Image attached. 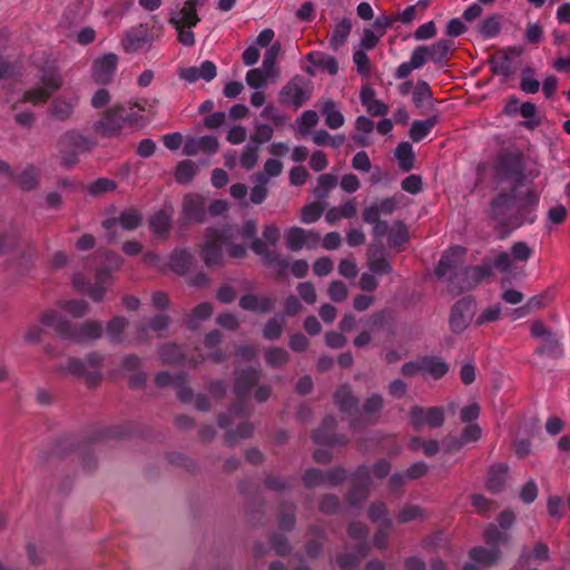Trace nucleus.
<instances>
[{
  "mask_svg": "<svg viewBox=\"0 0 570 570\" xmlns=\"http://www.w3.org/2000/svg\"><path fill=\"white\" fill-rule=\"evenodd\" d=\"M409 449L414 452L422 450L426 456H433L439 452L440 446L439 442L435 440H424L422 438L415 436L411 439Z\"/></svg>",
  "mask_w": 570,
  "mask_h": 570,
  "instance_id": "nucleus-49",
  "label": "nucleus"
},
{
  "mask_svg": "<svg viewBox=\"0 0 570 570\" xmlns=\"http://www.w3.org/2000/svg\"><path fill=\"white\" fill-rule=\"evenodd\" d=\"M163 36V26L139 24L128 31L122 40V48L126 52H136L149 49L151 43Z\"/></svg>",
  "mask_w": 570,
  "mask_h": 570,
  "instance_id": "nucleus-7",
  "label": "nucleus"
},
{
  "mask_svg": "<svg viewBox=\"0 0 570 570\" xmlns=\"http://www.w3.org/2000/svg\"><path fill=\"white\" fill-rule=\"evenodd\" d=\"M501 551L498 547H474L470 550V558L482 564L483 567H491L501 559Z\"/></svg>",
  "mask_w": 570,
  "mask_h": 570,
  "instance_id": "nucleus-23",
  "label": "nucleus"
},
{
  "mask_svg": "<svg viewBox=\"0 0 570 570\" xmlns=\"http://www.w3.org/2000/svg\"><path fill=\"white\" fill-rule=\"evenodd\" d=\"M324 209L325 205L320 200L307 204L302 208L301 219L305 224L314 223L320 219Z\"/></svg>",
  "mask_w": 570,
  "mask_h": 570,
  "instance_id": "nucleus-54",
  "label": "nucleus"
},
{
  "mask_svg": "<svg viewBox=\"0 0 570 570\" xmlns=\"http://www.w3.org/2000/svg\"><path fill=\"white\" fill-rule=\"evenodd\" d=\"M41 323L52 327L57 335L73 343L96 341L102 335V326L98 321H86L81 324H72L56 311H48L41 316Z\"/></svg>",
  "mask_w": 570,
  "mask_h": 570,
  "instance_id": "nucleus-2",
  "label": "nucleus"
},
{
  "mask_svg": "<svg viewBox=\"0 0 570 570\" xmlns=\"http://www.w3.org/2000/svg\"><path fill=\"white\" fill-rule=\"evenodd\" d=\"M52 95L49 94L43 87L38 86L26 90L22 98L11 105L12 110H18L20 102H30L35 106L45 104Z\"/></svg>",
  "mask_w": 570,
  "mask_h": 570,
  "instance_id": "nucleus-30",
  "label": "nucleus"
},
{
  "mask_svg": "<svg viewBox=\"0 0 570 570\" xmlns=\"http://www.w3.org/2000/svg\"><path fill=\"white\" fill-rule=\"evenodd\" d=\"M142 216L136 208H128L120 213L118 217L108 218L102 222V227L108 233V240L114 242L116 239L115 229L117 225H120L124 229L134 230L140 226Z\"/></svg>",
  "mask_w": 570,
  "mask_h": 570,
  "instance_id": "nucleus-14",
  "label": "nucleus"
},
{
  "mask_svg": "<svg viewBox=\"0 0 570 570\" xmlns=\"http://www.w3.org/2000/svg\"><path fill=\"white\" fill-rule=\"evenodd\" d=\"M352 31V22L350 18L342 19L333 29L330 38V45L333 50L337 51L347 40Z\"/></svg>",
  "mask_w": 570,
  "mask_h": 570,
  "instance_id": "nucleus-29",
  "label": "nucleus"
},
{
  "mask_svg": "<svg viewBox=\"0 0 570 570\" xmlns=\"http://www.w3.org/2000/svg\"><path fill=\"white\" fill-rule=\"evenodd\" d=\"M250 248L256 255L261 256L265 265H273V261L276 258V252L271 250L264 240L257 237L254 238Z\"/></svg>",
  "mask_w": 570,
  "mask_h": 570,
  "instance_id": "nucleus-56",
  "label": "nucleus"
},
{
  "mask_svg": "<svg viewBox=\"0 0 570 570\" xmlns=\"http://www.w3.org/2000/svg\"><path fill=\"white\" fill-rule=\"evenodd\" d=\"M308 239L307 230L301 228V227H291L286 232V245L287 247L297 252L305 246V243Z\"/></svg>",
  "mask_w": 570,
  "mask_h": 570,
  "instance_id": "nucleus-41",
  "label": "nucleus"
},
{
  "mask_svg": "<svg viewBox=\"0 0 570 570\" xmlns=\"http://www.w3.org/2000/svg\"><path fill=\"white\" fill-rule=\"evenodd\" d=\"M289 360V354L282 347H269L265 351V361L271 367H281Z\"/></svg>",
  "mask_w": 570,
  "mask_h": 570,
  "instance_id": "nucleus-51",
  "label": "nucleus"
},
{
  "mask_svg": "<svg viewBox=\"0 0 570 570\" xmlns=\"http://www.w3.org/2000/svg\"><path fill=\"white\" fill-rule=\"evenodd\" d=\"M118 65V56L115 53L104 55L94 61L92 78L97 83L106 85L111 81Z\"/></svg>",
  "mask_w": 570,
  "mask_h": 570,
  "instance_id": "nucleus-16",
  "label": "nucleus"
},
{
  "mask_svg": "<svg viewBox=\"0 0 570 570\" xmlns=\"http://www.w3.org/2000/svg\"><path fill=\"white\" fill-rule=\"evenodd\" d=\"M261 380V372L255 368H246L237 372L235 377L234 392L237 401L230 406L228 413L222 414L218 417V425L222 429H227L232 424V416H247L250 409L245 402L254 385Z\"/></svg>",
  "mask_w": 570,
  "mask_h": 570,
  "instance_id": "nucleus-3",
  "label": "nucleus"
},
{
  "mask_svg": "<svg viewBox=\"0 0 570 570\" xmlns=\"http://www.w3.org/2000/svg\"><path fill=\"white\" fill-rule=\"evenodd\" d=\"M194 263L195 257L188 249L177 248L171 252L168 266L174 273L185 276L191 271Z\"/></svg>",
  "mask_w": 570,
  "mask_h": 570,
  "instance_id": "nucleus-18",
  "label": "nucleus"
},
{
  "mask_svg": "<svg viewBox=\"0 0 570 570\" xmlns=\"http://www.w3.org/2000/svg\"><path fill=\"white\" fill-rule=\"evenodd\" d=\"M75 106L76 101L63 97H57L50 102L47 112L58 121H67L72 117Z\"/></svg>",
  "mask_w": 570,
  "mask_h": 570,
  "instance_id": "nucleus-20",
  "label": "nucleus"
},
{
  "mask_svg": "<svg viewBox=\"0 0 570 570\" xmlns=\"http://www.w3.org/2000/svg\"><path fill=\"white\" fill-rule=\"evenodd\" d=\"M336 429V420L334 416H326L321 426L315 430L312 434V439L317 444L325 445H345L348 442V439L343 434H335Z\"/></svg>",
  "mask_w": 570,
  "mask_h": 570,
  "instance_id": "nucleus-15",
  "label": "nucleus"
},
{
  "mask_svg": "<svg viewBox=\"0 0 570 570\" xmlns=\"http://www.w3.org/2000/svg\"><path fill=\"white\" fill-rule=\"evenodd\" d=\"M439 118L438 116H432L425 120H415L412 124V127L410 129V138L414 142L421 141L423 138H425L431 129L438 124Z\"/></svg>",
  "mask_w": 570,
  "mask_h": 570,
  "instance_id": "nucleus-32",
  "label": "nucleus"
},
{
  "mask_svg": "<svg viewBox=\"0 0 570 570\" xmlns=\"http://www.w3.org/2000/svg\"><path fill=\"white\" fill-rule=\"evenodd\" d=\"M423 518H425L424 510L413 504H405L397 514V521L400 523H407Z\"/></svg>",
  "mask_w": 570,
  "mask_h": 570,
  "instance_id": "nucleus-60",
  "label": "nucleus"
},
{
  "mask_svg": "<svg viewBox=\"0 0 570 570\" xmlns=\"http://www.w3.org/2000/svg\"><path fill=\"white\" fill-rule=\"evenodd\" d=\"M322 115L325 117V124L331 129H337L344 125V116L336 108L335 101L328 99L324 102L322 109Z\"/></svg>",
  "mask_w": 570,
  "mask_h": 570,
  "instance_id": "nucleus-31",
  "label": "nucleus"
},
{
  "mask_svg": "<svg viewBox=\"0 0 570 570\" xmlns=\"http://www.w3.org/2000/svg\"><path fill=\"white\" fill-rule=\"evenodd\" d=\"M453 45V41L450 39H441L431 46H426L430 60L441 66L444 65L449 59Z\"/></svg>",
  "mask_w": 570,
  "mask_h": 570,
  "instance_id": "nucleus-25",
  "label": "nucleus"
},
{
  "mask_svg": "<svg viewBox=\"0 0 570 570\" xmlns=\"http://www.w3.org/2000/svg\"><path fill=\"white\" fill-rule=\"evenodd\" d=\"M307 59L312 65L326 69L331 75H336L338 71V63L333 56L311 52L307 55Z\"/></svg>",
  "mask_w": 570,
  "mask_h": 570,
  "instance_id": "nucleus-40",
  "label": "nucleus"
},
{
  "mask_svg": "<svg viewBox=\"0 0 570 570\" xmlns=\"http://www.w3.org/2000/svg\"><path fill=\"white\" fill-rule=\"evenodd\" d=\"M495 174L501 180H512L517 185L522 184L524 173L521 157L514 154L500 156L495 166Z\"/></svg>",
  "mask_w": 570,
  "mask_h": 570,
  "instance_id": "nucleus-13",
  "label": "nucleus"
},
{
  "mask_svg": "<svg viewBox=\"0 0 570 570\" xmlns=\"http://www.w3.org/2000/svg\"><path fill=\"white\" fill-rule=\"evenodd\" d=\"M465 249L461 246H455L446 250L440 258L435 276L439 279L448 278L449 291L454 294H461L473 289L481 281L492 275V266L490 264H482L478 266H462L461 259Z\"/></svg>",
  "mask_w": 570,
  "mask_h": 570,
  "instance_id": "nucleus-1",
  "label": "nucleus"
},
{
  "mask_svg": "<svg viewBox=\"0 0 570 570\" xmlns=\"http://www.w3.org/2000/svg\"><path fill=\"white\" fill-rule=\"evenodd\" d=\"M183 212L188 220L203 223L206 215L204 198L198 195L185 196L183 203Z\"/></svg>",
  "mask_w": 570,
  "mask_h": 570,
  "instance_id": "nucleus-19",
  "label": "nucleus"
},
{
  "mask_svg": "<svg viewBox=\"0 0 570 570\" xmlns=\"http://www.w3.org/2000/svg\"><path fill=\"white\" fill-rule=\"evenodd\" d=\"M234 237L235 229L232 226L207 228L200 249V257L205 265L208 267L223 266L225 262L223 246L228 245Z\"/></svg>",
  "mask_w": 570,
  "mask_h": 570,
  "instance_id": "nucleus-5",
  "label": "nucleus"
},
{
  "mask_svg": "<svg viewBox=\"0 0 570 570\" xmlns=\"http://www.w3.org/2000/svg\"><path fill=\"white\" fill-rule=\"evenodd\" d=\"M284 325H285L284 318H278V317L269 318L263 328V336L269 341L278 340L283 333Z\"/></svg>",
  "mask_w": 570,
  "mask_h": 570,
  "instance_id": "nucleus-57",
  "label": "nucleus"
},
{
  "mask_svg": "<svg viewBox=\"0 0 570 570\" xmlns=\"http://www.w3.org/2000/svg\"><path fill=\"white\" fill-rule=\"evenodd\" d=\"M105 356L99 352L89 353L85 360L69 357L65 365H59L56 371L68 372L76 377H83L90 387L97 386L101 381L100 367Z\"/></svg>",
  "mask_w": 570,
  "mask_h": 570,
  "instance_id": "nucleus-6",
  "label": "nucleus"
},
{
  "mask_svg": "<svg viewBox=\"0 0 570 570\" xmlns=\"http://www.w3.org/2000/svg\"><path fill=\"white\" fill-rule=\"evenodd\" d=\"M539 195L535 190H528L523 196L519 198V207L518 214L519 216H523L524 214H529L538 205Z\"/></svg>",
  "mask_w": 570,
  "mask_h": 570,
  "instance_id": "nucleus-61",
  "label": "nucleus"
},
{
  "mask_svg": "<svg viewBox=\"0 0 570 570\" xmlns=\"http://www.w3.org/2000/svg\"><path fill=\"white\" fill-rule=\"evenodd\" d=\"M59 307L68 312L73 317H81L87 314L89 305L83 299H66L58 303Z\"/></svg>",
  "mask_w": 570,
  "mask_h": 570,
  "instance_id": "nucleus-53",
  "label": "nucleus"
},
{
  "mask_svg": "<svg viewBox=\"0 0 570 570\" xmlns=\"http://www.w3.org/2000/svg\"><path fill=\"white\" fill-rule=\"evenodd\" d=\"M421 364L422 373L430 374L434 380H440L449 371V365L436 356H423L421 357Z\"/></svg>",
  "mask_w": 570,
  "mask_h": 570,
  "instance_id": "nucleus-28",
  "label": "nucleus"
},
{
  "mask_svg": "<svg viewBox=\"0 0 570 570\" xmlns=\"http://www.w3.org/2000/svg\"><path fill=\"white\" fill-rule=\"evenodd\" d=\"M475 301L471 296L459 299L451 308L449 324L454 334L463 333L475 314Z\"/></svg>",
  "mask_w": 570,
  "mask_h": 570,
  "instance_id": "nucleus-9",
  "label": "nucleus"
},
{
  "mask_svg": "<svg viewBox=\"0 0 570 570\" xmlns=\"http://www.w3.org/2000/svg\"><path fill=\"white\" fill-rule=\"evenodd\" d=\"M170 323V318L167 315L159 314L153 318H150L147 323H141L137 326V331L139 336H144L148 333V331L161 332L165 331Z\"/></svg>",
  "mask_w": 570,
  "mask_h": 570,
  "instance_id": "nucleus-43",
  "label": "nucleus"
},
{
  "mask_svg": "<svg viewBox=\"0 0 570 570\" xmlns=\"http://www.w3.org/2000/svg\"><path fill=\"white\" fill-rule=\"evenodd\" d=\"M196 165L190 160H183L178 164L175 178L179 184L189 183L196 175Z\"/></svg>",
  "mask_w": 570,
  "mask_h": 570,
  "instance_id": "nucleus-59",
  "label": "nucleus"
},
{
  "mask_svg": "<svg viewBox=\"0 0 570 570\" xmlns=\"http://www.w3.org/2000/svg\"><path fill=\"white\" fill-rule=\"evenodd\" d=\"M335 404L342 412L353 414L358 410V399L353 395L350 385L340 386L334 394Z\"/></svg>",
  "mask_w": 570,
  "mask_h": 570,
  "instance_id": "nucleus-22",
  "label": "nucleus"
},
{
  "mask_svg": "<svg viewBox=\"0 0 570 570\" xmlns=\"http://www.w3.org/2000/svg\"><path fill=\"white\" fill-rule=\"evenodd\" d=\"M411 425L415 431H421L424 425L431 429L441 428L444 424V409L442 406L423 407L414 405L409 413Z\"/></svg>",
  "mask_w": 570,
  "mask_h": 570,
  "instance_id": "nucleus-11",
  "label": "nucleus"
},
{
  "mask_svg": "<svg viewBox=\"0 0 570 570\" xmlns=\"http://www.w3.org/2000/svg\"><path fill=\"white\" fill-rule=\"evenodd\" d=\"M183 356L181 347L174 343H167L159 348V357L163 364L179 363Z\"/></svg>",
  "mask_w": 570,
  "mask_h": 570,
  "instance_id": "nucleus-46",
  "label": "nucleus"
},
{
  "mask_svg": "<svg viewBox=\"0 0 570 570\" xmlns=\"http://www.w3.org/2000/svg\"><path fill=\"white\" fill-rule=\"evenodd\" d=\"M337 177L333 174L320 175L316 187L314 188V195L317 200H325L328 197L330 191L337 186Z\"/></svg>",
  "mask_w": 570,
  "mask_h": 570,
  "instance_id": "nucleus-35",
  "label": "nucleus"
},
{
  "mask_svg": "<svg viewBox=\"0 0 570 570\" xmlns=\"http://www.w3.org/2000/svg\"><path fill=\"white\" fill-rule=\"evenodd\" d=\"M168 22L170 26L196 27L200 22V18L197 10L184 3L181 9L170 14Z\"/></svg>",
  "mask_w": 570,
  "mask_h": 570,
  "instance_id": "nucleus-24",
  "label": "nucleus"
},
{
  "mask_svg": "<svg viewBox=\"0 0 570 570\" xmlns=\"http://www.w3.org/2000/svg\"><path fill=\"white\" fill-rule=\"evenodd\" d=\"M518 55L519 51L515 48H509L508 50L497 51L489 58V65L492 72L503 77H509L513 72L511 55Z\"/></svg>",
  "mask_w": 570,
  "mask_h": 570,
  "instance_id": "nucleus-17",
  "label": "nucleus"
},
{
  "mask_svg": "<svg viewBox=\"0 0 570 570\" xmlns=\"http://www.w3.org/2000/svg\"><path fill=\"white\" fill-rule=\"evenodd\" d=\"M295 525V507L292 503H284L281 510L279 527L282 530H292Z\"/></svg>",
  "mask_w": 570,
  "mask_h": 570,
  "instance_id": "nucleus-64",
  "label": "nucleus"
},
{
  "mask_svg": "<svg viewBox=\"0 0 570 570\" xmlns=\"http://www.w3.org/2000/svg\"><path fill=\"white\" fill-rule=\"evenodd\" d=\"M395 157L399 161V167L403 171H410L414 166V153L412 146L404 141L397 145L395 149Z\"/></svg>",
  "mask_w": 570,
  "mask_h": 570,
  "instance_id": "nucleus-39",
  "label": "nucleus"
},
{
  "mask_svg": "<svg viewBox=\"0 0 570 570\" xmlns=\"http://www.w3.org/2000/svg\"><path fill=\"white\" fill-rule=\"evenodd\" d=\"M125 111L126 105L112 106L102 114L99 120L94 122L92 130L105 138L119 136L125 125Z\"/></svg>",
  "mask_w": 570,
  "mask_h": 570,
  "instance_id": "nucleus-8",
  "label": "nucleus"
},
{
  "mask_svg": "<svg viewBox=\"0 0 570 570\" xmlns=\"http://www.w3.org/2000/svg\"><path fill=\"white\" fill-rule=\"evenodd\" d=\"M368 518L379 525L392 528V520L389 518V511L384 502H374L370 505Z\"/></svg>",
  "mask_w": 570,
  "mask_h": 570,
  "instance_id": "nucleus-42",
  "label": "nucleus"
},
{
  "mask_svg": "<svg viewBox=\"0 0 570 570\" xmlns=\"http://www.w3.org/2000/svg\"><path fill=\"white\" fill-rule=\"evenodd\" d=\"M213 314V306L210 303L204 302L198 304L191 312V315L187 320V326L193 328L196 327L198 321H205Z\"/></svg>",
  "mask_w": 570,
  "mask_h": 570,
  "instance_id": "nucleus-58",
  "label": "nucleus"
},
{
  "mask_svg": "<svg viewBox=\"0 0 570 570\" xmlns=\"http://www.w3.org/2000/svg\"><path fill=\"white\" fill-rule=\"evenodd\" d=\"M171 226V218L164 210H158L149 219V227L154 234L166 237Z\"/></svg>",
  "mask_w": 570,
  "mask_h": 570,
  "instance_id": "nucleus-37",
  "label": "nucleus"
},
{
  "mask_svg": "<svg viewBox=\"0 0 570 570\" xmlns=\"http://www.w3.org/2000/svg\"><path fill=\"white\" fill-rule=\"evenodd\" d=\"M383 397L381 394H372L367 397L363 404L362 413L364 415V421L366 424H375L377 422V416L383 409Z\"/></svg>",
  "mask_w": 570,
  "mask_h": 570,
  "instance_id": "nucleus-27",
  "label": "nucleus"
},
{
  "mask_svg": "<svg viewBox=\"0 0 570 570\" xmlns=\"http://www.w3.org/2000/svg\"><path fill=\"white\" fill-rule=\"evenodd\" d=\"M275 299L271 297H258L254 294H246L240 297L239 306L244 311L269 313L273 311Z\"/></svg>",
  "mask_w": 570,
  "mask_h": 570,
  "instance_id": "nucleus-21",
  "label": "nucleus"
},
{
  "mask_svg": "<svg viewBox=\"0 0 570 570\" xmlns=\"http://www.w3.org/2000/svg\"><path fill=\"white\" fill-rule=\"evenodd\" d=\"M96 283L89 284L86 292L95 302H101L105 297L106 288L104 284L109 278V273L105 269H99L96 273Z\"/></svg>",
  "mask_w": 570,
  "mask_h": 570,
  "instance_id": "nucleus-38",
  "label": "nucleus"
},
{
  "mask_svg": "<svg viewBox=\"0 0 570 570\" xmlns=\"http://www.w3.org/2000/svg\"><path fill=\"white\" fill-rule=\"evenodd\" d=\"M282 52V46L278 41L272 43L266 50L263 59V69L267 75L276 72V61Z\"/></svg>",
  "mask_w": 570,
  "mask_h": 570,
  "instance_id": "nucleus-48",
  "label": "nucleus"
},
{
  "mask_svg": "<svg viewBox=\"0 0 570 570\" xmlns=\"http://www.w3.org/2000/svg\"><path fill=\"white\" fill-rule=\"evenodd\" d=\"M128 326V321L122 316H115L106 326V333L112 343L119 344L122 342L121 334Z\"/></svg>",
  "mask_w": 570,
  "mask_h": 570,
  "instance_id": "nucleus-44",
  "label": "nucleus"
},
{
  "mask_svg": "<svg viewBox=\"0 0 570 570\" xmlns=\"http://www.w3.org/2000/svg\"><path fill=\"white\" fill-rule=\"evenodd\" d=\"M368 268L374 274H390L392 266L382 250H371L368 253Z\"/></svg>",
  "mask_w": 570,
  "mask_h": 570,
  "instance_id": "nucleus-36",
  "label": "nucleus"
},
{
  "mask_svg": "<svg viewBox=\"0 0 570 570\" xmlns=\"http://www.w3.org/2000/svg\"><path fill=\"white\" fill-rule=\"evenodd\" d=\"M412 100L417 108H422L424 101L433 100L432 89L426 81L417 80L413 88Z\"/></svg>",
  "mask_w": 570,
  "mask_h": 570,
  "instance_id": "nucleus-47",
  "label": "nucleus"
},
{
  "mask_svg": "<svg viewBox=\"0 0 570 570\" xmlns=\"http://www.w3.org/2000/svg\"><path fill=\"white\" fill-rule=\"evenodd\" d=\"M514 190L515 188H513L511 194L500 193L491 203L492 218L501 225L512 228H517L525 222V219L519 215L510 216Z\"/></svg>",
  "mask_w": 570,
  "mask_h": 570,
  "instance_id": "nucleus-10",
  "label": "nucleus"
},
{
  "mask_svg": "<svg viewBox=\"0 0 570 570\" xmlns=\"http://www.w3.org/2000/svg\"><path fill=\"white\" fill-rule=\"evenodd\" d=\"M96 147V140L76 129L67 130L57 140L60 154V165L71 169L79 163V155L90 153Z\"/></svg>",
  "mask_w": 570,
  "mask_h": 570,
  "instance_id": "nucleus-4",
  "label": "nucleus"
},
{
  "mask_svg": "<svg viewBox=\"0 0 570 570\" xmlns=\"http://www.w3.org/2000/svg\"><path fill=\"white\" fill-rule=\"evenodd\" d=\"M483 538L485 543L489 544L490 547H498V544H504L509 541V534L507 532L499 530V528L493 523L489 524L485 528L483 532Z\"/></svg>",
  "mask_w": 570,
  "mask_h": 570,
  "instance_id": "nucleus-52",
  "label": "nucleus"
},
{
  "mask_svg": "<svg viewBox=\"0 0 570 570\" xmlns=\"http://www.w3.org/2000/svg\"><path fill=\"white\" fill-rule=\"evenodd\" d=\"M409 239L407 228L402 222H395L389 234V245L397 247L406 243Z\"/></svg>",
  "mask_w": 570,
  "mask_h": 570,
  "instance_id": "nucleus-55",
  "label": "nucleus"
},
{
  "mask_svg": "<svg viewBox=\"0 0 570 570\" xmlns=\"http://www.w3.org/2000/svg\"><path fill=\"white\" fill-rule=\"evenodd\" d=\"M40 83L41 87H43L49 94L52 95L61 88L62 77L57 68H46L41 72Z\"/></svg>",
  "mask_w": 570,
  "mask_h": 570,
  "instance_id": "nucleus-34",
  "label": "nucleus"
},
{
  "mask_svg": "<svg viewBox=\"0 0 570 570\" xmlns=\"http://www.w3.org/2000/svg\"><path fill=\"white\" fill-rule=\"evenodd\" d=\"M311 98L309 82L303 76L293 77L281 90L279 100L282 104H291L299 108Z\"/></svg>",
  "mask_w": 570,
  "mask_h": 570,
  "instance_id": "nucleus-12",
  "label": "nucleus"
},
{
  "mask_svg": "<svg viewBox=\"0 0 570 570\" xmlns=\"http://www.w3.org/2000/svg\"><path fill=\"white\" fill-rule=\"evenodd\" d=\"M508 473V465L493 464L489 470L487 488L493 493H499L503 490Z\"/></svg>",
  "mask_w": 570,
  "mask_h": 570,
  "instance_id": "nucleus-26",
  "label": "nucleus"
},
{
  "mask_svg": "<svg viewBox=\"0 0 570 570\" xmlns=\"http://www.w3.org/2000/svg\"><path fill=\"white\" fill-rule=\"evenodd\" d=\"M368 494L370 487L351 483V488L347 493V501L350 502L351 505L357 507L367 499Z\"/></svg>",
  "mask_w": 570,
  "mask_h": 570,
  "instance_id": "nucleus-63",
  "label": "nucleus"
},
{
  "mask_svg": "<svg viewBox=\"0 0 570 570\" xmlns=\"http://www.w3.org/2000/svg\"><path fill=\"white\" fill-rule=\"evenodd\" d=\"M17 184L23 190H32L39 184V170L33 165H28L20 175L13 177Z\"/></svg>",
  "mask_w": 570,
  "mask_h": 570,
  "instance_id": "nucleus-33",
  "label": "nucleus"
},
{
  "mask_svg": "<svg viewBox=\"0 0 570 570\" xmlns=\"http://www.w3.org/2000/svg\"><path fill=\"white\" fill-rule=\"evenodd\" d=\"M500 29V17L498 14H492L482 21L480 26V33L484 38H493L499 35Z\"/></svg>",
  "mask_w": 570,
  "mask_h": 570,
  "instance_id": "nucleus-62",
  "label": "nucleus"
},
{
  "mask_svg": "<svg viewBox=\"0 0 570 570\" xmlns=\"http://www.w3.org/2000/svg\"><path fill=\"white\" fill-rule=\"evenodd\" d=\"M259 150L261 147L257 144L248 141L240 154V166L246 170L253 169L258 161Z\"/></svg>",
  "mask_w": 570,
  "mask_h": 570,
  "instance_id": "nucleus-45",
  "label": "nucleus"
},
{
  "mask_svg": "<svg viewBox=\"0 0 570 570\" xmlns=\"http://www.w3.org/2000/svg\"><path fill=\"white\" fill-rule=\"evenodd\" d=\"M254 431V426L249 422L242 423L237 430H228L225 434V443L229 446L236 444L240 439L250 438Z\"/></svg>",
  "mask_w": 570,
  "mask_h": 570,
  "instance_id": "nucleus-50",
  "label": "nucleus"
}]
</instances>
